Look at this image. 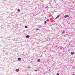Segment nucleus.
I'll return each mask as SVG.
<instances>
[{
  "label": "nucleus",
  "instance_id": "obj_1",
  "mask_svg": "<svg viewBox=\"0 0 75 75\" xmlns=\"http://www.w3.org/2000/svg\"><path fill=\"white\" fill-rule=\"evenodd\" d=\"M69 17V16H68V15H66L64 17V18H67V17Z\"/></svg>",
  "mask_w": 75,
  "mask_h": 75
},
{
  "label": "nucleus",
  "instance_id": "obj_2",
  "mask_svg": "<svg viewBox=\"0 0 75 75\" xmlns=\"http://www.w3.org/2000/svg\"><path fill=\"white\" fill-rule=\"evenodd\" d=\"M74 52H71V55H74Z\"/></svg>",
  "mask_w": 75,
  "mask_h": 75
},
{
  "label": "nucleus",
  "instance_id": "obj_3",
  "mask_svg": "<svg viewBox=\"0 0 75 75\" xmlns=\"http://www.w3.org/2000/svg\"><path fill=\"white\" fill-rule=\"evenodd\" d=\"M17 60L18 61H20V60H21V58H18Z\"/></svg>",
  "mask_w": 75,
  "mask_h": 75
},
{
  "label": "nucleus",
  "instance_id": "obj_4",
  "mask_svg": "<svg viewBox=\"0 0 75 75\" xmlns=\"http://www.w3.org/2000/svg\"><path fill=\"white\" fill-rule=\"evenodd\" d=\"M16 72H19V70L18 69H16Z\"/></svg>",
  "mask_w": 75,
  "mask_h": 75
},
{
  "label": "nucleus",
  "instance_id": "obj_5",
  "mask_svg": "<svg viewBox=\"0 0 75 75\" xmlns=\"http://www.w3.org/2000/svg\"><path fill=\"white\" fill-rule=\"evenodd\" d=\"M18 12L19 13H20V10L19 9H18Z\"/></svg>",
  "mask_w": 75,
  "mask_h": 75
},
{
  "label": "nucleus",
  "instance_id": "obj_6",
  "mask_svg": "<svg viewBox=\"0 0 75 75\" xmlns=\"http://www.w3.org/2000/svg\"><path fill=\"white\" fill-rule=\"evenodd\" d=\"M59 16H60L59 15L57 16L56 18V19H57V18H58L59 17Z\"/></svg>",
  "mask_w": 75,
  "mask_h": 75
},
{
  "label": "nucleus",
  "instance_id": "obj_7",
  "mask_svg": "<svg viewBox=\"0 0 75 75\" xmlns=\"http://www.w3.org/2000/svg\"><path fill=\"white\" fill-rule=\"evenodd\" d=\"M26 38H29V36L28 35H27L26 36Z\"/></svg>",
  "mask_w": 75,
  "mask_h": 75
},
{
  "label": "nucleus",
  "instance_id": "obj_8",
  "mask_svg": "<svg viewBox=\"0 0 75 75\" xmlns=\"http://www.w3.org/2000/svg\"><path fill=\"white\" fill-rule=\"evenodd\" d=\"M37 61L38 62H40V59H38V60H37Z\"/></svg>",
  "mask_w": 75,
  "mask_h": 75
},
{
  "label": "nucleus",
  "instance_id": "obj_9",
  "mask_svg": "<svg viewBox=\"0 0 75 75\" xmlns=\"http://www.w3.org/2000/svg\"><path fill=\"white\" fill-rule=\"evenodd\" d=\"M65 33V32L63 31V32H62V34H64Z\"/></svg>",
  "mask_w": 75,
  "mask_h": 75
},
{
  "label": "nucleus",
  "instance_id": "obj_10",
  "mask_svg": "<svg viewBox=\"0 0 75 75\" xmlns=\"http://www.w3.org/2000/svg\"><path fill=\"white\" fill-rule=\"evenodd\" d=\"M47 21H49V19H47L46 20Z\"/></svg>",
  "mask_w": 75,
  "mask_h": 75
},
{
  "label": "nucleus",
  "instance_id": "obj_11",
  "mask_svg": "<svg viewBox=\"0 0 75 75\" xmlns=\"http://www.w3.org/2000/svg\"><path fill=\"white\" fill-rule=\"evenodd\" d=\"M44 24H46V22L45 21L44 22Z\"/></svg>",
  "mask_w": 75,
  "mask_h": 75
},
{
  "label": "nucleus",
  "instance_id": "obj_12",
  "mask_svg": "<svg viewBox=\"0 0 75 75\" xmlns=\"http://www.w3.org/2000/svg\"><path fill=\"white\" fill-rule=\"evenodd\" d=\"M25 28H28V27H27V26H25Z\"/></svg>",
  "mask_w": 75,
  "mask_h": 75
},
{
  "label": "nucleus",
  "instance_id": "obj_13",
  "mask_svg": "<svg viewBox=\"0 0 75 75\" xmlns=\"http://www.w3.org/2000/svg\"><path fill=\"white\" fill-rule=\"evenodd\" d=\"M57 75H59V74L58 73H57Z\"/></svg>",
  "mask_w": 75,
  "mask_h": 75
},
{
  "label": "nucleus",
  "instance_id": "obj_14",
  "mask_svg": "<svg viewBox=\"0 0 75 75\" xmlns=\"http://www.w3.org/2000/svg\"><path fill=\"white\" fill-rule=\"evenodd\" d=\"M36 30H39V29H38V28H37V29H36Z\"/></svg>",
  "mask_w": 75,
  "mask_h": 75
},
{
  "label": "nucleus",
  "instance_id": "obj_15",
  "mask_svg": "<svg viewBox=\"0 0 75 75\" xmlns=\"http://www.w3.org/2000/svg\"><path fill=\"white\" fill-rule=\"evenodd\" d=\"M28 68H30V67H28Z\"/></svg>",
  "mask_w": 75,
  "mask_h": 75
},
{
  "label": "nucleus",
  "instance_id": "obj_16",
  "mask_svg": "<svg viewBox=\"0 0 75 75\" xmlns=\"http://www.w3.org/2000/svg\"><path fill=\"white\" fill-rule=\"evenodd\" d=\"M35 71H37V70H35Z\"/></svg>",
  "mask_w": 75,
  "mask_h": 75
},
{
  "label": "nucleus",
  "instance_id": "obj_17",
  "mask_svg": "<svg viewBox=\"0 0 75 75\" xmlns=\"http://www.w3.org/2000/svg\"><path fill=\"white\" fill-rule=\"evenodd\" d=\"M72 75H75V74H72Z\"/></svg>",
  "mask_w": 75,
  "mask_h": 75
},
{
  "label": "nucleus",
  "instance_id": "obj_18",
  "mask_svg": "<svg viewBox=\"0 0 75 75\" xmlns=\"http://www.w3.org/2000/svg\"><path fill=\"white\" fill-rule=\"evenodd\" d=\"M62 1H63V0H61Z\"/></svg>",
  "mask_w": 75,
  "mask_h": 75
}]
</instances>
